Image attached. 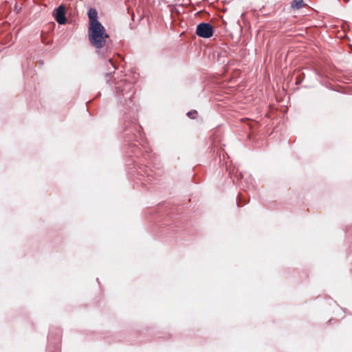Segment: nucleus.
Masks as SVG:
<instances>
[{
  "mask_svg": "<svg viewBox=\"0 0 352 352\" xmlns=\"http://www.w3.org/2000/svg\"><path fill=\"white\" fill-rule=\"evenodd\" d=\"M89 36L91 44L97 48L102 47L108 37L101 23H94L89 25Z\"/></svg>",
  "mask_w": 352,
  "mask_h": 352,
  "instance_id": "obj_1",
  "label": "nucleus"
},
{
  "mask_svg": "<svg viewBox=\"0 0 352 352\" xmlns=\"http://www.w3.org/2000/svg\"><path fill=\"white\" fill-rule=\"evenodd\" d=\"M196 33L199 36L210 38L213 34V28L210 24L202 23L197 25Z\"/></svg>",
  "mask_w": 352,
  "mask_h": 352,
  "instance_id": "obj_2",
  "label": "nucleus"
},
{
  "mask_svg": "<svg viewBox=\"0 0 352 352\" xmlns=\"http://www.w3.org/2000/svg\"><path fill=\"white\" fill-rule=\"evenodd\" d=\"M65 14V8L63 6H59L54 10V16L59 24H65L66 23Z\"/></svg>",
  "mask_w": 352,
  "mask_h": 352,
  "instance_id": "obj_3",
  "label": "nucleus"
},
{
  "mask_svg": "<svg viewBox=\"0 0 352 352\" xmlns=\"http://www.w3.org/2000/svg\"><path fill=\"white\" fill-rule=\"evenodd\" d=\"M88 16L89 19V25L94 23H100L98 21V12L95 9H90L88 12Z\"/></svg>",
  "mask_w": 352,
  "mask_h": 352,
  "instance_id": "obj_4",
  "label": "nucleus"
},
{
  "mask_svg": "<svg viewBox=\"0 0 352 352\" xmlns=\"http://www.w3.org/2000/svg\"><path fill=\"white\" fill-rule=\"evenodd\" d=\"M304 6V2L302 0H294L292 3V6L294 8H300Z\"/></svg>",
  "mask_w": 352,
  "mask_h": 352,
  "instance_id": "obj_5",
  "label": "nucleus"
},
{
  "mask_svg": "<svg viewBox=\"0 0 352 352\" xmlns=\"http://www.w3.org/2000/svg\"><path fill=\"white\" fill-rule=\"evenodd\" d=\"M195 113H196V111H194V112H189V113H188V116H190V117L191 116H193V114H195Z\"/></svg>",
  "mask_w": 352,
  "mask_h": 352,
  "instance_id": "obj_6",
  "label": "nucleus"
},
{
  "mask_svg": "<svg viewBox=\"0 0 352 352\" xmlns=\"http://www.w3.org/2000/svg\"><path fill=\"white\" fill-rule=\"evenodd\" d=\"M345 1H348L349 0H344Z\"/></svg>",
  "mask_w": 352,
  "mask_h": 352,
  "instance_id": "obj_7",
  "label": "nucleus"
}]
</instances>
